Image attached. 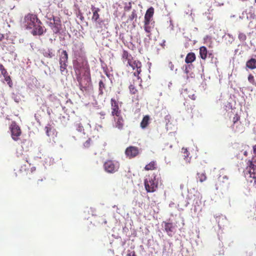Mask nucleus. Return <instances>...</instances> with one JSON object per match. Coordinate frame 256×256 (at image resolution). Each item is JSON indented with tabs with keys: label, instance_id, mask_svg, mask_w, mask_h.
<instances>
[{
	"label": "nucleus",
	"instance_id": "obj_4",
	"mask_svg": "<svg viewBox=\"0 0 256 256\" xmlns=\"http://www.w3.org/2000/svg\"><path fill=\"white\" fill-rule=\"evenodd\" d=\"M120 168V163L114 160H108L104 164V170L109 174H114L118 171Z\"/></svg>",
	"mask_w": 256,
	"mask_h": 256
},
{
	"label": "nucleus",
	"instance_id": "obj_22",
	"mask_svg": "<svg viewBox=\"0 0 256 256\" xmlns=\"http://www.w3.org/2000/svg\"><path fill=\"white\" fill-rule=\"evenodd\" d=\"M246 67L251 70L256 68V59L251 58L248 60L246 62Z\"/></svg>",
	"mask_w": 256,
	"mask_h": 256
},
{
	"label": "nucleus",
	"instance_id": "obj_42",
	"mask_svg": "<svg viewBox=\"0 0 256 256\" xmlns=\"http://www.w3.org/2000/svg\"><path fill=\"white\" fill-rule=\"evenodd\" d=\"M14 100L16 102L18 103V102H20V98H14Z\"/></svg>",
	"mask_w": 256,
	"mask_h": 256
},
{
	"label": "nucleus",
	"instance_id": "obj_18",
	"mask_svg": "<svg viewBox=\"0 0 256 256\" xmlns=\"http://www.w3.org/2000/svg\"><path fill=\"white\" fill-rule=\"evenodd\" d=\"M132 58H134L133 57L128 51L126 50L122 51V60L124 64L126 62V64H128Z\"/></svg>",
	"mask_w": 256,
	"mask_h": 256
},
{
	"label": "nucleus",
	"instance_id": "obj_29",
	"mask_svg": "<svg viewBox=\"0 0 256 256\" xmlns=\"http://www.w3.org/2000/svg\"><path fill=\"white\" fill-rule=\"evenodd\" d=\"M129 90L130 93L132 94H136L138 92V90L136 89L134 84H130L129 86Z\"/></svg>",
	"mask_w": 256,
	"mask_h": 256
},
{
	"label": "nucleus",
	"instance_id": "obj_45",
	"mask_svg": "<svg viewBox=\"0 0 256 256\" xmlns=\"http://www.w3.org/2000/svg\"><path fill=\"white\" fill-rule=\"evenodd\" d=\"M100 114L101 116H105V113L104 112H100Z\"/></svg>",
	"mask_w": 256,
	"mask_h": 256
},
{
	"label": "nucleus",
	"instance_id": "obj_44",
	"mask_svg": "<svg viewBox=\"0 0 256 256\" xmlns=\"http://www.w3.org/2000/svg\"><path fill=\"white\" fill-rule=\"evenodd\" d=\"M4 38V36L2 34H0V40H2Z\"/></svg>",
	"mask_w": 256,
	"mask_h": 256
},
{
	"label": "nucleus",
	"instance_id": "obj_41",
	"mask_svg": "<svg viewBox=\"0 0 256 256\" xmlns=\"http://www.w3.org/2000/svg\"><path fill=\"white\" fill-rule=\"evenodd\" d=\"M4 70H6V68L2 64H0V71H4Z\"/></svg>",
	"mask_w": 256,
	"mask_h": 256
},
{
	"label": "nucleus",
	"instance_id": "obj_34",
	"mask_svg": "<svg viewBox=\"0 0 256 256\" xmlns=\"http://www.w3.org/2000/svg\"><path fill=\"white\" fill-rule=\"evenodd\" d=\"M182 152L184 153V158L187 159L188 158V155H189V154H188V152L187 149L182 148Z\"/></svg>",
	"mask_w": 256,
	"mask_h": 256
},
{
	"label": "nucleus",
	"instance_id": "obj_50",
	"mask_svg": "<svg viewBox=\"0 0 256 256\" xmlns=\"http://www.w3.org/2000/svg\"><path fill=\"white\" fill-rule=\"evenodd\" d=\"M254 2L256 3V0H254Z\"/></svg>",
	"mask_w": 256,
	"mask_h": 256
},
{
	"label": "nucleus",
	"instance_id": "obj_48",
	"mask_svg": "<svg viewBox=\"0 0 256 256\" xmlns=\"http://www.w3.org/2000/svg\"><path fill=\"white\" fill-rule=\"evenodd\" d=\"M220 218H222V220H224V218H219L218 220H220Z\"/></svg>",
	"mask_w": 256,
	"mask_h": 256
},
{
	"label": "nucleus",
	"instance_id": "obj_37",
	"mask_svg": "<svg viewBox=\"0 0 256 256\" xmlns=\"http://www.w3.org/2000/svg\"><path fill=\"white\" fill-rule=\"evenodd\" d=\"M0 72H1V74L3 76L4 78H5V76H7L8 75V72L6 69L4 70V71L3 70L1 71Z\"/></svg>",
	"mask_w": 256,
	"mask_h": 256
},
{
	"label": "nucleus",
	"instance_id": "obj_33",
	"mask_svg": "<svg viewBox=\"0 0 256 256\" xmlns=\"http://www.w3.org/2000/svg\"><path fill=\"white\" fill-rule=\"evenodd\" d=\"M92 140L90 138H88L86 142L84 144V148H88L91 145Z\"/></svg>",
	"mask_w": 256,
	"mask_h": 256
},
{
	"label": "nucleus",
	"instance_id": "obj_31",
	"mask_svg": "<svg viewBox=\"0 0 256 256\" xmlns=\"http://www.w3.org/2000/svg\"><path fill=\"white\" fill-rule=\"evenodd\" d=\"M4 80L8 84L9 86L10 87L12 88V82L11 80L10 76L8 75L6 76H5Z\"/></svg>",
	"mask_w": 256,
	"mask_h": 256
},
{
	"label": "nucleus",
	"instance_id": "obj_25",
	"mask_svg": "<svg viewBox=\"0 0 256 256\" xmlns=\"http://www.w3.org/2000/svg\"><path fill=\"white\" fill-rule=\"evenodd\" d=\"M196 175H197V177H196L197 180H198L200 182H202L206 181L207 178L206 174L204 172H198Z\"/></svg>",
	"mask_w": 256,
	"mask_h": 256
},
{
	"label": "nucleus",
	"instance_id": "obj_35",
	"mask_svg": "<svg viewBox=\"0 0 256 256\" xmlns=\"http://www.w3.org/2000/svg\"><path fill=\"white\" fill-rule=\"evenodd\" d=\"M76 130L80 132H82V131L84 130V128L83 126L80 123H78L76 124Z\"/></svg>",
	"mask_w": 256,
	"mask_h": 256
},
{
	"label": "nucleus",
	"instance_id": "obj_21",
	"mask_svg": "<svg viewBox=\"0 0 256 256\" xmlns=\"http://www.w3.org/2000/svg\"><path fill=\"white\" fill-rule=\"evenodd\" d=\"M150 116L148 115L144 116L140 124L142 128L144 129L148 127L150 123Z\"/></svg>",
	"mask_w": 256,
	"mask_h": 256
},
{
	"label": "nucleus",
	"instance_id": "obj_17",
	"mask_svg": "<svg viewBox=\"0 0 256 256\" xmlns=\"http://www.w3.org/2000/svg\"><path fill=\"white\" fill-rule=\"evenodd\" d=\"M91 10L92 12V20L94 22H97L98 20L100 18V14L98 12L100 11V9L98 8H96L94 6L92 5L91 6Z\"/></svg>",
	"mask_w": 256,
	"mask_h": 256
},
{
	"label": "nucleus",
	"instance_id": "obj_5",
	"mask_svg": "<svg viewBox=\"0 0 256 256\" xmlns=\"http://www.w3.org/2000/svg\"><path fill=\"white\" fill-rule=\"evenodd\" d=\"M25 26L28 29H32L36 22L40 23V20L38 18L36 15L32 14H27L24 18Z\"/></svg>",
	"mask_w": 256,
	"mask_h": 256
},
{
	"label": "nucleus",
	"instance_id": "obj_3",
	"mask_svg": "<svg viewBox=\"0 0 256 256\" xmlns=\"http://www.w3.org/2000/svg\"><path fill=\"white\" fill-rule=\"evenodd\" d=\"M158 180L156 176H149L144 180V188L147 192H156L158 188Z\"/></svg>",
	"mask_w": 256,
	"mask_h": 256
},
{
	"label": "nucleus",
	"instance_id": "obj_6",
	"mask_svg": "<svg viewBox=\"0 0 256 256\" xmlns=\"http://www.w3.org/2000/svg\"><path fill=\"white\" fill-rule=\"evenodd\" d=\"M126 66H129L132 68L134 70H136V71L134 72V75L136 76L138 80L141 79L140 76V74L142 72V63L140 61L132 58L130 60V62H129L128 64H126Z\"/></svg>",
	"mask_w": 256,
	"mask_h": 256
},
{
	"label": "nucleus",
	"instance_id": "obj_26",
	"mask_svg": "<svg viewBox=\"0 0 256 256\" xmlns=\"http://www.w3.org/2000/svg\"><path fill=\"white\" fill-rule=\"evenodd\" d=\"M156 168V164L154 161L150 162L148 164H146L144 167V170H154Z\"/></svg>",
	"mask_w": 256,
	"mask_h": 256
},
{
	"label": "nucleus",
	"instance_id": "obj_15",
	"mask_svg": "<svg viewBox=\"0 0 256 256\" xmlns=\"http://www.w3.org/2000/svg\"><path fill=\"white\" fill-rule=\"evenodd\" d=\"M54 22L53 27L54 32L55 33L58 32L62 27V22L60 18L58 16H52Z\"/></svg>",
	"mask_w": 256,
	"mask_h": 256
},
{
	"label": "nucleus",
	"instance_id": "obj_49",
	"mask_svg": "<svg viewBox=\"0 0 256 256\" xmlns=\"http://www.w3.org/2000/svg\"><path fill=\"white\" fill-rule=\"evenodd\" d=\"M218 226H220V222H219V221L218 222Z\"/></svg>",
	"mask_w": 256,
	"mask_h": 256
},
{
	"label": "nucleus",
	"instance_id": "obj_32",
	"mask_svg": "<svg viewBox=\"0 0 256 256\" xmlns=\"http://www.w3.org/2000/svg\"><path fill=\"white\" fill-rule=\"evenodd\" d=\"M248 82L253 85L256 86V82L254 81V77L252 74H250L248 76Z\"/></svg>",
	"mask_w": 256,
	"mask_h": 256
},
{
	"label": "nucleus",
	"instance_id": "obj_46",
	"mask_svg": "<svg viewBox=\"0 0 256 256\" xmlns=\"http://www.w3.org/2000/svg\"><path fill=\"white\" fill-rule=\"evenodd\" d=\"M244 156H247V155H248L247 152L246 151H244Z\"/></svg>",
	"mask_w": 256,
	"mask_h": 256
},
{
	"label": "nucleus",
	"instance_id": "obj_11",
	"mask_svg": "<svg viewBox=\"0 0 256 256\" xmlns=\"http://www.w3.org/2000/svg\"><path fill=\"white\" fill-rule=\"evenodd\" d=\"M230 184L228 182V177L226 176H220L218 180V182L216 184V189L218 188H222L224 186H228Z\"/></svg>",
	"mask_w": 256,
	"mask_h": 256
},
{
	"label": "nucleus",
	"instance_id": "obj_13",
	"mask_svg": "<svg viewBox=\"0 0 256 256\" xmlns=\"http://www.w3.org/2000/svg\"><path fill=\"white\" fill-rule=\"evenodd\" d=\"M42 23L40 22V23L36 22L34 26L32 28L33 30L32 32V34L34 36H41L44 32V28L42 26Z\"/></svg>",
	"mask_w": 256,
	"mask_h": 256
},
{
	"label": "nucleus",
	"instance_id": "obj_12",
	"mask_svg": "<svg viewBox=\"0 0 256 256\" xmlns=\"http://www.w3.org/2000/svg\"><path fill=\"white\" fill-rule=\"evenodd\" d=\"M144 28L147 36L150 37L152 35V32L154 26V22L144 21Z\"/></svg>",
	"mask_w": 256,
	"mask_h": 256
},
{
	"label": "nucleus",
	"instance_id": "obj_27",
	"mask_svg": "<svg viewBox=\"0 0 256 256\" xmlns=\"http://www.w3.org/2000/svg\"><path fill=\"white\" fill-rule=\"evenodd\" d=\"M106 88V85L102 80L99 82V94H104L103 90Z\"/></svg>",
	"mask_w": 256,
	"mask_h": 256
},
{
	"label": "nucleus",
	"instance_id": "obj_2",
	"mask_svg": "<svg viewBox=\"0 0 256 256\" xmlns=\"http://www.w3.org/2000/svg\"><path fill=\"white\" fill-rule=\"evenodd\" d=\"M245 177L250 180L251 182H253L254 186L256 188V166L254 165L252 161L248 160V166L244 171Z\"/></svg>",
	"mask_w": 256,
	"mask_h": 256
},
{
	"label": "nucleus",
	"instance_id": "obj_24",
	"mask_svg": "<svg viewBox=\"0 0 256 256\" xmlns=\"http://www.w3.org/2000/svg\"><path fill=\"white\" fill-rule=\"evenodd\" d=\"M45 130L48 136H54L56 134V132L50 125H48L45 127Z\"/></svg>",
	"mask_w": 256,
	"mask_h": 256
},
{
	"label": "nucleus",
	"instance_id": "obj_30",
	"mask_svg": "<svg viewBox=\"0 0 256 256\" xmlns=\"http://www.w3.org/2000/svg\"><path fill=\"white\" fill-rule=\"evenodd\" d=\"M238 38L242 42H244L246 40V36L243 32H240L238 34Z\"/></svg>",
	"mask_w": 256,
	"mask_h": 256
},
{
	"label": "nucleus",
	"instance_id": "obj_19",
	"mask_svg": "<svg viewBox=\"0 0 256 256\" xmlns=\"http://www.w3.org/2000/svg\"><path fill=\"white\" fill-rule=\"evenodd\" d=\"M164 229L169 236H172V233L174 230V226L172 223L164 222Z\"/></svg>",
	"mask_w": 256,
	"mask_h": 256
},
{
	"label": "nucleus",
	"instance_id": "obj_28",
	"mask_svg": "<svg viewBox=\"0 0 256 256\" xmlns=\"http://www.w3.org/2000/svg\"><path fill=\"white\" fill-rule=\"evenodd\" d=\"M44 56L46 58H52L54 56L52 50L48 49L44 52Z\"/></svg>",
	"mask_w": 256,
	"mask_h": 256
},
{
	"label": "nucleus",
	"instance_id": "obj_7",
	"mask_svg": "<svg viewBox=\"0 0 256 256\" xmlns=\"http://www.w3.org/2000/svg\"><path fill=\"white\" fill-rule=\"evenodd\" d=\"M10 129L12 138L15 141L18 140L22 134L20 127L16 124V122L14 121L12 122L10 126Z\"/></svg>",
	"mask_w": 256,
	"mask_h": 256
},
{
	"label": "nucleus",
	"instance_id": "obj_40",
	"mask_svg": "<svg viewBox=\"0 0 256 256\" xmlns=\"http://www.w3.org/2000/svg\"><path fill=\"white\" fill-rule=\"evenodd\" d=\"M43 181L42 179H40V180H38L37 182H36V186L38 187L40 186V182H42Z\"/></svg>",
	"mask_w": 256,
	"mask_h": 256
},
{
	"label": "nucleus",
	"instance_id": "obj_8",
	"mask_svg": "<svg viewBox=\"0 0 256 256\" xmlns=\"http://www.w3.org/2000/svg\"><path fill=\"white\" fill-rule=\"evenodd\" d=\"M111 114L113 116H119L121 115V110L118 106V102L114 98H112L110 100Z\"/></svg>",
	"mask_w": 256,
	"mask_h": 256
},
{
	"label": "nucleus",
	"instance_id": "obj_1",
	"mask_svg": "<svg viewBox=\"0 0 256 256\" xmlns=\"http://www.w3.org/2000/svg\"><path fill=\"white\" fill-rule=\"evenodd\" d=\"M74 68L76 74L77 80L81 90L84 88L83 84H89L90 82V76L87 62L80 59H77L73 62Z\"/></svg>",
	"mask_w": 256,
	"mask_h": 256
},
{
	"label": "nucleus",
	"instance_id": "obj_47",
	"mask_svg": "<svg viewBox=\"0 0 256 256\" xmlns=\"http://www.w3.org/2000/svg\"><path fill=\"white\" fill-rule=\"evenodd\" d=\"M195 98H196V97L194 96V95H193V96H192V99H193V100H195Z\"/></svg>",
	"mask_w": 256,
	"mask_h": 256
},
{
	"label": "nucleus",
	"instance_id": "obj_39",
	"mask_svg": "<svg viewBox=\"0 0 256 256\" xmlns=\"http://www.w3.org/2000/svg\"><path fill=\"white\" fill-rule=\"evenodd\" d=\"M190 67V65H188V66H185V70H184V72L186 74H188V72H189V70H188V68H189Z\"/></svg>",
	"mask_w": 256,
	"mask_h": 256
},
{
	"label": "nucleus",
	"instance_id": "obj_20",
	"mask_svg": "<svg viewBox=\"0 0 256 256\" xmlns=\"http://www.w3.org/2000/svg\"><path fill=\"white\" fill-rule=\"evenodd\" d=\"M154 14V8L152 7L150 8L146 12L144 17V21L152 22V18Z\"/></svg>",
	"mask_w": 256,
	"mask_h": 256
},
{
	"label": "nucleus",
	"instance_id": "obj_38",
	"mask_svg": "<svg viewBox=\"0 0 256 256\" xmlns=\"http://www.w3.org/2000/svg\"><path fill=\"white\" fill-rule=\"evenodd\" d=\"M127 256H136V255L135 252L133 251L130 253L128 254Z\"/></svg>",
	"mask_w": 256,
	"mask_h": 256
},
{
	"label": "nucleus",
	"instance_id": "obj_9",
	"mask_svg": "<svg viewBox=\"0 0 256 256\" xmlns=\"http://www.w3.org/2000/svg\"><path fill=\"white\" fill-rule=\"evenodd\" d=\"M68 60V54L66 50H64L60 58V70L62 72H64L66 70L67 64Z\"/></svg>",
	"mask_w": 256,
	"mask_h": 256
},
{
	"label": "nucleus",
	"instance_id": "obj_16",
	"mask_svg": "<svg viewBox=\"0 0 256 256\" xmlns=\"http://www.w3.org/2000/svg\"><path fill=\"white\" fill-rule=\"evenodd\" d=\"M208 54L210 57L212 56V52H208V50L206 46H200V58L204 60H206Z\"/></svg>",
	"mask_w": 256,
	"mask_h": 256
},
{
	"label": "nucleus",
	"instance_id": "obj_36",
	"mask_svg": "<svg viewBox=\"0 0 256 256\" xmlns=\"http://www.w3.org/2000/svg\"><path fill=\"white\" fill-rule=\"evenodd\" d=\"M240 120V116L238 114H236L234 116L233 118V119H232V122H233L234 124L236 122H237L238 121H239Z\"/></svg>",
	"mask_w": 256,
	"mask_h": 256
},
{
	"label": "nucleus",
	"instance_id": "obj_10",
	"mask_svg": "<svg viewBox=\"0 0 256 256\" xmlns=\"http://www.w3.org/2000/svg\"><path fill=\"white\" fill-rule=\"evenodd\" d=\"M125 154L127 157L132 158L136 157L139 154L138 148L136 146H130L126 148Z\"/></svg>",
	"mask_w": 256,
	"mask_h": 256
},
{
	"label": "nucleus",
	"instance_id": "obj_14",
	"mask_svg": "<svg viewBox=\"0 0 256 256\" xmlns=\"http://www.w3.org/2000/svg\"><path fill=\"white\" fill-rule=\"evenodd\" d=\"M114 126L118 129L121 130L123 128L124 126V120L121 115L119 116H114Z\"/></svg>",
	"mask_w": 256,
	"mask_h": 256
},
{
	"label": "nucleus",
	"instance_id": "obj_23",
	"mask_svg": "<svg viewBox=\"0 0 256 256\" xmlns=\"http://www.w3.org/2000/svg\"><path fill=\"white\" fill-rule=\"evenodd\" d=\"M196 57L194 53L190 52L188 54L185 58V62L186 64H190L196 60Z\"/></svg>",
	"mask_w": 256,
	"mask_h": 256
},
{
	"label": "nucleus",
	"instance_id": "obj_43",
	"mask_svg": "<svg viewBox=\"0 0 256 256\" xmlns=\"http://www.w3.org/2000/svg\"><path fill=\"white\" fill-rule=\"evenodd\" d=\"M254 152L256 154V144L253 146Z\"/></svg>",
	"mask_w": 256,
	"mask_h": 256
}]
</instances>
